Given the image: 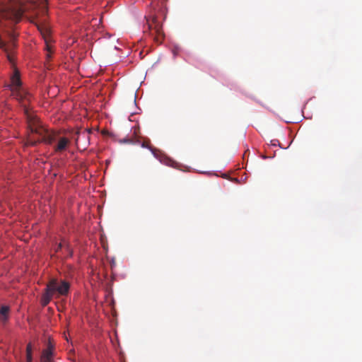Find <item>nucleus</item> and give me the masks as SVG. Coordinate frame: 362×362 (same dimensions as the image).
I'll return each instance as SVG.
<instances>
[{
    "label": "nucleus",
    "mask_w": 362,
    "mask_h": 362,
    "mask_svg": "<svg viewBox=\"0 0 362 362\" xmlns=\"http://www.w3.org/2000/svg\"><path fill=\"white\" fill-rule=\"evenodd\" d=\"M271 144H272V146H276L277 144H279V141H278V140L274 139V140H272V141H271Z\"/></svg>",
    "instance_id": "obj_14"
},
{
    "label": "nucleus",
    "mask_w": 362,
    "mask_h": 362,
    "mask_svg": "<svg viewBox=\"0 0 362 362\" xmlns=\"http://www.w3.org/2000/svg\"><path fill=\"white\" fill-rule=\"evenodd\" d=\"M141 146L144 148H149L148 144H146V142H143Z\"/></svg>",
    "instance_id": "obj_15"
},
{
    "label": "nucleus",
    "mask_w": 362,
    "mask_h": 362,
    "mask_svg": "<svg viewBox=\"0 0 362 362\" xmlns=\"http://www.w3.org/2000/svg\"><path fill=\"white\" fill-rule=\"evenodd\" d=\"M63 247H64L63 244H62V243H60L57 246V247H56V249H55V252H58V251H59V250H61Z\"/></svg>",
    "instance_id": "obj_12"
},
{
    "label": "nucleus",
    "mask_w": 362,
    "mask_h": 362,
    "mask_svg": "<svg viewBox=\"0 0 362 362\" xmlns=\"http://www.w3.org/2000/svg\"><path fill=\"white\" fill-rule=\"evenodd\" d=\"M23 13L22 6L15 4L6 11H0V16L17 23L21 20ZM16 40V35L14 33L7 32L4 37L0 34V49L6 54L8 60L11 63L13 62V52L17 46Z\"/></svg>",
    "instance_id": "obj_2"
},
{
    "label": "nucleus",
    "mask_w": 362,
    "mask_h": 362,
    "mask_svg": "<svg viewBox=\"0 0 362 362\" xmlns=\"http://www.w3.org/2000/svg\"><path fill=\"white\" fill-rule=\"evenodd\" d=\"M9 307L6 305L1 306L0 308V321L6 322L8 317Z\"/></svg>",
    "instance_id": "obj_8"
},
{
    "label": "nucleus",
    "mask_w": 362,
    "mask_h": 362,
    "mask_svg": "<svg viewBox=\"0 0 362 362\" xmlns=\"http://www.w3.org/2000/svg\"><path fill=\"white\" fill-rule=\"evenodd\" d=\"M69 289L70 284L66 281L58 279H50L41 297L42 305H47L53 298L67 296Z\"/></svg>",
    "instance_id": "obj_3"
},
{
    "label": "nucleus",
    "mask_w": 362,
    "mask_h": 362,
    "mask_svg": "<svg viewBox=\"0 0 362 362\" xmlns=\"http://www.w3.org/2000/svg\"><path fill=\"white\" fill-rule=\"evenodd\" d=\"M144 33L157 43H161L164 37L162 26L155 18L151 22H147V25L144 27Z\"/></svg>",
    "instance_id": "obj_4"
},
{
    "label": "nucleus",
    "mask_w": 362,
    "mask_h": 362,
    "mask_svg": "<svg viewBox=\"0 0 362 362\" xmlns=\"http://www.w3.org/2000/svg\"><path fill=\"white\" fill-rule=\"evenodd\" d=\"M28 353H32V345L30 343H29L26 347V354Z\"/></svg>",
    "instance_id": "obj_11"
},
{
    "label": "nucleus",
    "mask_w": 362,
    "mask_h": 362,
    "mask_svg": "<svg viewBox=\"0 0 362 362\" xmlns=\"http://www.w3.org/2000/svg\"><path fill=\"white\" fill-rule=\"evenodd\" d=\"M122 142L123 143H126V144H132L133 143L132 140L130 139H124L122 141Z\"/></svg>",
    "instance_id": "obj_13"
},
{
    "label": "nucleus",
    "mask_w": 362,
    "mask_h": 362,
    "mask_svg": "<svg viewBox=\"0 0 362 362\" xmlns=\"http://www.w3.org/2000/svg\"><path fill=\"white\" fill-rule=\"evenodd\" d=\"M26 361H27V362H32L33 361L32 353L26 354Z\"/></svg>",
    "instance_id": "obj_10"
},
{
    "label": "nucleus",
    "mask_w": 362,
    "mask_h": 362,
    "mask_svg": "<svg viewBox=\"0 0 362 362\" xmlns=\"http://www.w3.org/2000/svg\"><path fill=\"white\" fill-rule=\"evenodd\" d=\"M42 12L43 15H44V14L45 15V14L47 13V9H46V8H43V9H42Z\"/></svg>",
    "instance_id": "obj_16"
},
{
    "label": "nucleus",
    "mask_w": 362,
    "mask_h": 362,
    "mask_svg": "<svg viewBox=\"0 0 362 362\" xmlns=\"http://www.w3.org/2000/svg\"><path fill=\"white\" fill-rule=\"evenodd\" d=\"M70 144V141L66 137H61L54 147V151L56 152H62L67 148L68 145Z\"/></svg>",
    "instance_id": "obj_7"
},
{
    "label": "nucleus",
    "mask_w": 362,
    "mask_h": 362,
    "mask_svg": "<svg viewBox=\"0 0 362 362\" xmlns=\"http://www.w3.org/2000/svg\"><path fill=\"white\" fill-rule=\"evenodd\" d=\"M64 250H66V252L67 253V256H69V257L72 256V254H73L72 250L70 248V247L68 244H66L64 245Z\"/></svg>",
    "instance_id": "obj_9"
},
{
    "label": "nucleus",
    "mask_w": 362,
    "mask_h": 362,
    "mask_svg": "<svg viewBox=\"0 0 362 362\" xmlns=\"http://www.w3.org/2000/svg\"><path fill=\"white\" fill-rule=\"evenodd\" d=\"M8 88L11 92V96L18 101L23 109L28 128L32 134V136L29 135L27 144L34 146L40 141L47 144L52 143L54 139V134L40 124L37 116L28 107L31 95L25 89L21 87L20 74L18 71H15L11 76V84L8 85Z\"/></svg>",
    "instance_id": "obj_1"
},
{
    "label": "nucleus",
    "mask_w": 362,
    "mask_h": 362,
    "mask_svg": "<svg viewBox=\"0 0 362 362\" xmlns=\"http://www.w3.org/2000/svg\"><path fill=\"white\" fill-rule=\"evenodd\" d=\"M53 356V346L49 342L47 348L43 350L41 356V362H54L52 360Z\"/></svg>",
    "instance_id": "obj_6"
},
{
    "label": "nucleus",
    "mask_w": 362,
    "mask_h": 362,
    "mask_svg": "<svg viewBox=\"0 0 362 362\" xmlns=\"http://www.w3.org/2000/svg\"><path fill=\"white\" fill-rule=\"evenodd\" d=\"M31 22L37 26V30L47 42V37L50 34V29L46 23V19H40L38 17H35Z\"/></svg>",
    "instance_id": "obj_5"
}]
</instances>
